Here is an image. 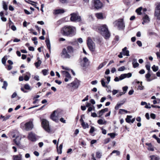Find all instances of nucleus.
<instances>
[{"instance_id":"nucleus-17","label":"nucleus","mask_w":160,"mask_h":160,"mask_svg":"<svg viewBox=\"0 0 160 160\" xmlns=\"http://www.w3.org/2000/svg\"><path fill=\"white\" fill-rule=\"evenodd\" d=\"M143 21L142 22V24H144L146 22H148L149 21V18L148 16L146 14L144 17H143Z\"/></svg>"},{"instance_id":"nucleus-45","label":"nucleus","mask_w":160,"mask_h":160,"mask_svg":"<svg viewBox=\"0 0 160 160\" xmlns=\"http://www.w3.org/2000/svg\"><path fill=\"white\" fill-rule=\"evenodd\" d=\"M96 157L98 158H100L102 156L101 153L99 152H96Z\"/></svg>"},{"instance_id":"nucleus-30","label":"nucleus","mask_w":160,"mask_h":160,"mask_svg":"<svg viewBox=\"0 0 160 160\" xmlns=\"http://www.w3.org/2000/svg\"><path fill=\"white\" fill-rule=\"evenodd\" d=\"M106 62H103L100 64L98 68V69H99L102 67H103L104 65H105L106 64Z\"/></svg>"},{"instance_id":"nucleus-13","label":"nucleus","mask_w":160,"mask_h":160,"mask_svg":"<svg viewBox=\"0 0 160 160\" xmlns=\"http://www.w3.org/2000/svg\"><path fill=\"white\" fill-rule=\"evenodd\" d=\"M65 12V10L63 9H55L53 11V13L54 15L62 14Z\"/></svg>"},{"instance_id":"nucleus-33","label":"nucleus","mask_w":160,"mask_h":160,"mask_svg":"<svg viewBox=\"0 0 160 160\" xmlns=\"http://www.w3.org/2000/svg\"><path fill=\"white\" fill-rule=\"evenodd\" d=\"M3 8L5 10H7L8 9V6L6 2L4 1L3 2Z\"/></svg>"},{"instance_id":"nucleus-23","label":"nucleus","mask_w":160,"mask_h":160,"mask_svg":"<svg viewBox=\"0 0 160 160\" xmlns=\"http://www.w3.org/2000/svg\"><path fill=\"white\" fill-rule=\"evenodd\" d=\"M37 60L38 61L36 62H35L34 63L35 66L37 67L38 68V67H39L41 63V61L39 59V58H37Z\"/></svg>"},{"instance_id":"nucleus-22","label":"nucleus","mask_w":160,"mask_h":160,"mask_svg":"<svg viewBox=\"0 0 160 160\" xmlns=\"http://www.w3.org/2000/svg\"><path fill=\"white\" fill-rule=\"evenodd\" d=\"M146 145L148 146V149L149 151H153L154 149L153 147L152 146L151 143H146Z\"/></svg>"},{"instance_id":"nucleus-53","label":"nucleus","mask_w":160,"mask_h":160,"mask_svg":"<svg viewBox=\"0 0 160 160\" xmlns=\"http://www.w3.org/2000/svg\"><path fill=\"white\" fill-rule=\"evenodd\" d=\"M24 88L25 89L27 90H29L30 89V86L28 84H25L24 85Z\"/></svg>"},{"instance_id":"nucleus-29","label":"nucleus","mask_w":160,"mask_h":160,"mask_svg":"<svg viewBox=\"0 0 160 160\" xmlns=\"http://www.w3.org/2000/svg\"><path fill=\"white\" fill-rule=\"evenodd\" d=\"M81 125H82L83 128L84 129L87 128H88L89 127L88 124L87 123H85L84 122H82L81 123Z\"/></svg>"},{"instance_id":"nucleus-56","label":"nucleus","mask_w":160,"mask_h":160,"mask_svg":"<svg viewBox=\"0 0 160 160\" xmlns=\"http://www.w3.org/2000/svg\"><path fill=\"white\" fill-rule=\"evenodd\" d=\"M110 141V138H108L104 140V144H107Z\"/></svg>"},{"instance_id":"nucleus-1","label":"nucleus","mask_w":160,"mask_h":160,"mask_svg":"<svg viewBox=\"0 0 160 160\" xmlns=\"http://www.w3.org/2000/svg\"><path fill=\"white\" fill-rule=\"evenodd\" d=\"M60 33L63 36L72 37L76 34V28L71 25H65L60 30Z\"/></svg>"},{"instance_id":"nucleus-12","label":"nucleus","mask_w":160,"mask_h":160,"mask_svg":"<svg viewBox=\"0 0 160 160\" xmlns=\"http://www.w3.org/2000/svg\"><path fill=\"white\" fill-rule=\"evenodd\" d=\"M56 111H54L51 114V119L56 122H58L59 121L58 117L56 115Z\"/></svg>"},{"instance_id":"nucleus-50","label":"nucleus","mask_w":160,"mask_h":160,"mask_svg":"<svg viewBox=\"0 0 160 160\" xmlns=\"http://www.w3.org/2000/svg\"><path fill=\"white\" fill-rule=\"evenodd\" d=\"M108 135H109L112 138H113L115 137L116 134L114 133H110L108 134Z\"/></svg>"},{"instance_id":"nucleus-9","label":"nucleus","mask_w":160,"mask_h":160,"mask_svg":"<svg viewBox=\"0 0 160 160\" xmlns=\"http://www.w3.org/2000/svg\"><path fill=\"white\" fill-rule=\"evenodd\" d=\"M154 15L157 17V19L160 20V2L159 3L155 8Z\"/></svg>"},{"instance_id":"nucleus-62","label":"nucleus","mask_w":160,"mask_h":160,"mask_svg":"<svg viewBox=\"0 0 160 160\" xmlns=\"http://www.w3.org/2000/svg\"><path fill=\"white\" fill-rule=\"evenodd\" d=\"M91 116L93 118H95L97 117V114L95 112L92 113Z\"/></svg>"},{"instance_id":"nucleus-51","label":"nucleus","mask_w":160,"mask_h":160,"mask_svg":"<svg viewBox=\"0 0 160 160\" xmlns=\"http://www.w3.org/2000/svg\"><path fill=\"white\" fill-rule=\"evenodd\" d=\"M128 87L127 86H125L122 88V90L123 91V92H125V93L126 92Z\"/></svg>"},{"instance_id":"nucleus-31","label":"nucleus","mask_w":160,"mask_h":160,"mask_svg":"<svg viewBox=\"0 0 160 160\" xmlns=\"http://www.w3.org/2000/svg\"><path fill=\"white\" fill-rule=\"evenodd\" d=\"M132 118V116L128 115L125 119L126 121L128 123L131 122V118Z\"/></svg>"},{"instance_id":"nucleus-20","label":"nucleus","mask_w":160,"mask_h":160,"mask_svg":"<svg viewBox=\"0 0 160 160\" xmlns=\"http://www.w3.org/2000/svg\"><path fill=\"white\" fill-rule=\"evenodd\" d=\"M62 72L63 74H65L66 78L69 79L71 78V77L70 74L68 71H62Z\"/></svg>"},{"instance_id":"nucleus-54","label":"nucleus","mask_w":160,"mask_h":160,"mask_svg":"<svg viewBox=\"0 0 160 160\" xmlns=\"http://www.w3.org/2000/svg\"><path fill=\"white\" fill-rule=\"evenodd\" d=\"M24 12L27 15H29L30 14H32V11H31V12H30L26 9H24Z\"/></svg>"},{"instance_id":"nucleus-41","label":"nucleus","mask_w":160,"mask_h":160,"mask_svg":"<svg viewBox=\"0 0 160 160\" xmlns=\"http://www.w3.org/2000/svg\"><path fill=\"white\" fill-rule=\"evenodd\" d=\"M69 0H59V2L62 4L67 3L69 2Z\"/></svg>"},{"instance_id":"nucleus-39","label":"nucleus","mask_w":160,"mask_h":160,"mask_svg":"<svg viewBox=\"0 0 160 160\" xmlns=\"http://www.w3.org/2000/svg\"><path fill=\"white\" fill-rule=\"evenodd\" d=\"M151 74L150 73V72H148V73L145 75V78L148 80L150 79V78L151 77Z\"/></svg>"},{"instance_id":"nucleus-61","label":"nucleus","mask_w":160,"mask_h":160,"mask_svg":"<svg viewBox=\"0 0 160 160\" xmlns=\"http://www.w3.org/2000/svg\"><path fill=\"white\" fill-rule=\"evenodd\" d=\"M126 74V77L128 78H130L132 76V73H128L127 74Z\"/></svg>"},{"instance_id":"nucleus-36","label":"nucleus","mask_w":160,"mask_h":160,"mask_svg":"<svg viewBox=\"0 0 160 160\" xmlns=\"http://www.w3.org/2000/svg\"><path fill=\"white\" fill-rule=\"evenodd\" d=\"M14 142L16 145L18 146H20L21 143L19 140L17 141L16 139L14 140Z\"/></svg>"},{"instance_id":"nucleus-44","label":"nucleus","mask_w":160,"mask_h":160,"mask_svg":"<svg viewBox=\"0 0 160 160\" xmlns=\"http://www.w3.org/2000/svg\"><path fill=\"white\" fill-rule=\"evenodd\" d=\"M116 153L117 155H118L120 154V152L119 151L114 150H113L112 152L110 154V155H111L113 153Z\"/></svg>"},{"instance_id":"nucleus-24","label":"nucleus","mask_w":160,"mask_h":160,"mask_svg":"<svg viewBox=\"0 0 160 160\" xmlns=\"http://www.w3.org/2000/svg\"><path fill=\"white\" fill-rule=\"evenodd\" d=\"M142 9V7H140L136 9L135 11L138 15H141L142 14L141 11Z\"/></svg>"},{"instance_id":"nucleus-3","label":"nucleus","mask_w":160,"mask_h":160,"mask_svg":"<svg viewBox=\"0 0 160 160\" xmlns=\"http://www.w3.org/2000/svg\"><path fill=\"white\" fill-rule=\"evenodd\" d=\"M74 51L73 48L71 46H68L66 48H63L61 53L62 56H63L64 58H69L70 55L72 54Z\"/></svg>"},{"instance_id":"nucleus-48","label":"nucleus","mask_w":160,"mask_h":160,"mask_svg":"<svg viewBox=\"0 0 160 160\" xmlns=\"http://www.w3.org/2000/svg\"><path fill=\"white\" fill-rule=\"evenodd\" d=\"M145 67L147 69L148 71V72H150V65L149 62L148 64L146 65Z\"/></svg>"},{"instance_id":"nucleus-46","label":"nucleus","mask_w":160,"mask_h":160,"mask_svg":"<svg viewBox=\"0 0 160 160\" xmlns=\"http://www.w3.org/2000/svg\"><path fill=\"white\" fill-rule=\"evenodd\" d=\"M142 82H141L140 85H139L138 86V89H139L140 90H142L143 89L144 87L142 85Z\"/></svg>"},{"instance_id":"nucleus-57","label":"nucleus","mask_w":160,"mask_h":160,"mask_svg":"<svg viewBox=\"0 0 160 160\" xmlns=\"http://www.w3.org/2000/svg\"><path fill=\"white\" fill-rule=\"evenodd\" d=\"M93 110V108L92 107H89L87 111V113H88L89 112H91Z\"/></svg>"},{"instance_id":"nucleus-16","label":"nucleus","mask_w":160,"mask_h":160,"mask_svg":"<svg viewBox=\"0 0 160 160\" xmlns=\"http://www.w3.org/2000/svg\"><path fill=\"white\" fill-rule=\"evenodd\" d=\"M108 108H106L104 109H102L101 110L99 111L98 112V114H99L98 117H101L103 115V113L105 112L108 111Z\"/></svg>"},{"instance_id":"nucleus-40","label":"nucleus","mask_w":160,"mask_h":160,"mask_svg":"<svg viewBox=\"0 0 160 160\" xmlns=\"http://www.w3.org/2000/svg\"><path fill=\"white\" fill-rule=\"evenodd\" d=\"M157 78L156 76L154 74L153 75H152L151 76V78L150 79L148 80L147 81L148 82H150L153 79H156Z\"/></svg>"},{"instance_id":"nucleus-58","label":"nucleus","mask_w":160,"mask_h":160,"mask_svg":"<svg viewBox=\"0 0 160 160\" xmlns=\"http://www.w3.org/2000/svg\"><path fill=\"white\" fill-rule=\"evenodd\" d=\"M136 43L139 47H141L142 46V44L141 41L139 40L137 41Z\"/></svg>"},{"instance_id":"nucleus-60","label":"nucleus","mask_w":160,"mask_h":160,"mask_svg":"<svg viewBox=\"0 0 160 160\" xmlns=\"http://www.w3.org/2000/svg\"><path fill=\"white\" fill-rule=\"evenodd\" d=\"M150 117L152 118L155 119L156 118V115L154 114L151 113L150 114Z\"/></svg>"},{"instance_id":"nucleus-10","label":"nucleus","mask_w":160,"mask_h":160,"mask_svg":"<svg viewBox=\"0 0 160 160\" xmlns=\"http://www.w3.org/2000/svg\"><path fill=\"white\" fill-rule=\"evenodd\" d=\"M28 138V139L32 142H35L39 139V137L31 132L29 134Z\"/></svg>"},{"instance_id":"nucleus-35","label":"nucleus","mask_w":160,"mask_h":160,"mask_svg":"<svg viewBox=\"0 0 160 160\" xmlns=\"http://www.w3.org/2000/svg\"><path fill=\"white\" fill-rule=\"evenodd\" d=\"M89 50L92 52H94L95 50V46L94 45H92L88 47Z\"/></svg>"},{"instance_id":"nucleus-14","label":"nucleus","mask_w":160,"mask_h":160,"mask_svg":"<svg viewBox=\"0 0 160 160\" xmlns=\"http://www.w3.org/2000/svg\"><path fill=\"white\" fill-rule=\"evenodd\" d=\"M127 48L126 47H124L122 49V54L124 56H129V51L127 50Z\"/></svg>"},{"instance_id":"nucleus-25","label":"nucleus","mask_w":160,"mask_h":160,"mask_svg":"<svg viewBox=\"0 0 160 160\" xmlns=\"http://www.w3.org/2000/svg\"><path fill=\"white\" fill-rule=\"evenodd\" d=\"M122 102L120 103H117L116 106H115V109L117 110H118L119 107L121 106L122 105H123L124 103L125 102V101H122Z\"/></svg>"},{"instance_id":"nucleus-2","label":"nucleus","mask_w":160,"mask_h":160,"mask_svg":"<svg viewBox=\"0 0 160 160\" xmlns=\"http://www.w3.org/2000/svg\"><path fill=\"white\" fill-rule=\"evenodd\" d=\"M92 28L98 32L106 39L109 38L110 36V33L106 24H98L94 25L92 26Z\"/></svg>"},{"instance_id":"nucleus-27","label":"nucleus","mask_w":160,"mask_h":160,"mask_svg":"<svg viewBox=\"0 0 160 160\" xmlns=\"http://www.w3.org/2000/svg\"><path fill=\"white\" fill-rule=\"evenodd\" d=\"M93 44L94 43L91 39H88L87 41V45L88 48L90 46H91L93 45Z\"/></svg>"},{"instance_id":"nucleus-28","label":"nucleus","mask_w":160,"mask_h":160,"mask_svg":"<svg viewBox=\"0 0 160 160\" xmlns=\"http://www.w3.org/2000/svg\"><path fill=\"white\" fill-rule=\"evenodd\" d=\"M14 160H21V156L20 155H14L13 156Z\"/></svg>"},{"instance_id":"nucleus-7","label":"nucleus","mask_w":160,"mask_h":160,"mask_svg":"<svg viewBox=\"0 0 160 160\" xmlns=\"http://www.w3.org/2000/svg\"><path fill=\"white\" fill-rule=\"evenodd\" d=\"M41 121V125L43 129L45 130H50L48 121L45 119H42Z\"/></svg>"},{"instance_id":"nucleus-6","label":"nucleus","mask_w":160,"mask_h":160,"mask_svg":"<svg viewBox=\"0 0 160 160\" xmlns=\"http://www.w3.org/2000/svg\"><path fill=\"white\" fill-rule=\"evenodd\" d=\"M117 25L119 29L123 30L124 29L125 25L123 18H120L117 21Z\"/></svg>"},{"instance_id":"nucleus-43","label":"nucleus","mask_w":160,"mask_h":160,"mask_svg":"<svg viewBox=\"0 0 160 160\" xmlns=\"http://www.w3.org/2000/svg\"><path fill=\"white\" fill-rule=\"evenodd\" d=\"M1 117L2 118H3V121H6L10 117V116L8 115L5 117L3 116L2 115H1Z\"/></svg>"},{"instance_id":"nucleus-18","label":"nucleus","mask_w":160,"mask_h":160,"mask_svg":"<svg viewBox=\"0 0 160 160\" xmlns=\"http://www.w3.org/2000/svg\"><path fill=\"white\" fill-rule=\"evenodd\" d=\"M132 64L133 67L134 68H136L138 67L139 64L137 62V60L136 59H133L132 60Z\"/></svg>"},{"instance_id":"nucleus-32","label":"nucleus","mask_w":160,"mask_h":160,"mask_svg":"<svg viewBox=\"0 0 160 160\" xmlns=\"http://www.w3.org/2000/svg\"><path fill=\"white\" fill-rule=\"evenodd\" d=\"M8 86V83L6 81H4L3 82V85L2 87V88L4 89L5 90L6 89L7 87Z\"/></svg>"},{"instance_id":"nucleus-37","label":"nucleus","mask_w":160,"mask_h":160,"mask_svg":"<svg viewBox=\"0 0 160 160\" xmlns=\"http://www.w3.org/2000/svg\"><path fill=\"white\" fill-rule=\"evenodd\" d=\"M6 57V56H4L2 59V63L4 64L5 65L6 60H7V58Z\"/></svg>"},{"instance_id":"nucleus-4","label":"nucleus","mask_w":160,"mask_h":160,"mask_svg":"<svg viewBox=\"0 0 160 160\" xmlns=\"http://www.w3.org/2000/svg\"><path fill=\"white\" fill-rule=\"evenodd\" d=\"M71 17L70 18V21L73 22H78L80 24H84L81 18L79 15L78 12H73L71 13L70 14Z\"/></svg>"},{"instance_id":"nucleus-21","label":"nucleus","mask_w":160,"mask_h":160,"mask_svg":"<svg viewBox=\"0 0 160 160\" xmlns=\"http://www.w3.org/2000/svg\"><path fill=\"white\" fill-rule=\"evenodd\" d=\"M45 42L48 49L49 53H50V42L49 38H46L45 40Z\"/></svg>"},{"instance_id":"nucleus-19","label":"nucleus","mask_w":160,"mask_h":160,"mask_svg":"<svg viewBox=\"0 0 160 160\" xmlns=\"http://www.w3.org/2000/svg\"><path fill=\"white\" fill-rule=\"evenodd\" d=\"M150 160H160L159 157L156 155H152L149 156Z\"/></svg>"},{"instance_id":"nucleus-26","label":"nucleus","mask_w":160,"mask_h":160,"mask_svg":"<svg viewBox=\"0 0 160 160\" xmlns=\"http://www.w3.org/2000/svg\"><path fill=\"white\" fill-rule=\"evenodd\" d=\"M123 2L127 6L129 7L130 5L131 0H123Z\"/></svg>"},{"instance_id":"nucleus-15","label":"nucleus","mask_w":160,"mask_h":160,"mask_svg":"<svg viewBox=\"0 0 160 160\" xmlns=\"http://www.w3.org/2000/svg\"><path fill=\"white\" fill-rule=\"evenodd\" d=\"M95 16L98 19H103L105 18V17H104L102 13L101 12L96 13Z\"/></svg>"},{"instance_id":"nucleus-11","label":"nucleus","mask_w":160,"mask_h":160,"mask_svg":"<svg viewBox=\"0 0 160 160\" xmlns=\"http://www.w3.org/2000/svg\"><path fill=\"white\" fill-rule=\"evenodd\" d=\"M90 63V62L88 59L86 57L83 58V62L81 64V66L83 68L87 67H88Z\"/></svg>"},{"instance_id":"nucleus-49","label":"nucleus","mask_w":160,"mask_h":160,"mask_svg":"<svg viewBox=\"0 0 160 160\" xmlns=\"http://www.w3.org/2000/svg\"><path fill=\"white\" fill-rule=\"evenodd\" d=\"M125 69V68L124 66H123L119 68L118 69V70L119 71H122L124 70Z\"/></svg>"},{"instance_id":"nucleus-38","label":"nucleus","mask_w":160,"mask_h":160,"mask_svg":"<svg viewBox=\"0 0 160 160\" xmlns=\"http://www.w3.org/2000/svg\"><path fill=\"white\" fill-rule=\"evenodd\" d=\"M101 83L102 86L104 87H107V85H106V83L104 82L103 79H102L101 80Z\"/></svg>"},{"instance_id":"nucleus-59","label":"nucleus","mask_w":160,"mask_h":160,"mask_svg":"<svg viewBox=\"0 0 160 160\" xmlns=\"http://www.w3.org/2000/svg\"><path fill=\"white\" fill-rule=\"evenodd\" d=\"M29 77L27 75H26L24 77V79L26 81H28L29 79Z\"/></svg>"},{"instance_id":"nucleus-55","label":"nucleus","mask_w":160,"mask_h":160,"mask_svg":"<svg viewBox=\"0 0 160 160\" xmlns=\"http://www.w3.org/2000/svg\"><path fill=\"white\" fill-rule=\"evenodd\" d=\"M98 123L99 124H104V123L103 122V121L102 119H100L98 120Z\"/></svg>"},{"instance_id":"nucleus-52","label":"nucleus","mask_w":160,"mask_h":160,"mask_svg":"<svg viewBox=\"0 0 160 160\" xmlns=\"http://www.w3.org/2000/svg\"><path fill=\"white\" fill-rule=\"evenodd\" d=\"M121 111L124 112H125L126 113H127L128 112L127 111L123 109H120L119 110V113L120 114H122V112H121Z\"/></svg>"},{"instance_id":"nucleus-34","label":"nucleus","mask_w":160,"mask_h":160,"mask_svg":"<svg viewBox=\"0 0 160 160\" xmlns=\"http://www.w3.org/2000/svg\"><path fill=\"white\" fill-rule=\"evenodd\" d=\"M152 70L154 72H156L158 69V66H156L155 65H153L152 67Z\"/></svg>"},{"instance_id":"nucleus-8","label":"nucleus","mask_w":160,"mask_h":160,"mask_svg":"<svg viewBox=\"0 0 160 160\" xmlns=\"http://www.w3.org/2000/svg\"><path fill=\"white\" fill-rule=\"evenodd\" d=\"M92 2L95 8L97 9L101 8L102 6V3L99 0H93Z\"/></svg>"},{"instance_id":"nucleus-42","label":"nucleus","mask_w":160,"mask_h":160,"mask_svg":"<svg viewBox=\"0 0 160 160\" xmlns=\"http://www.w3.org/2000/svg\"><path fill=\"white\" fill-rule=\"evenodd\" d=\"M48 70L47 69H43L42 71L43 75L44 76L47 75L48 73Z\"/></svg>"},{"instance_id":"nucleus-63","label":"nucleus","mask_w":160,"mask_h":160,"mask_svg":"<svg viewBox=\"0 0 160 160\" xmlns=\"http://www.w3.org/2000/svg\"><path fill=\"white\" fill-rule=\"evenodd\" d=\"M11 29L13 30V31H15L16 30V28L15 27V26L14 25H12L11 27Z\"/></svg>"},{"instance_id":"nucleus-47","label":"nucleus","mask_w":160,"mask_h":160,"mask_svg":"<svg viewBox=\"0 0 160 160\" xmlns=\"http://www.w3.org/2000/svg\"><path fill=\"white\" fill-rule=\"evenodd\" d=\"M126 77V74H122L120 75V80H122Z\"/></svg>"},{"instance_id":"nucleus-64","label":"nucleus","mask_w":160,"mask_h":160,"mask_svg":"<svg viewBox=\"0 0 160 160\" xmlns=\"http://www.w3.org/2000/svg\"><path fill=\"white\" fill-rule=\"evenodd\" d=\"M17 95V94L16 92H14L11 96L12 98H15Z\"/></svg>"},{"instance_id":"nucleus-5","label":"nucleus","mask_w":160,"mask_h":160,"mask_svg":"<svg viewBox=\"0 0 160 160\" xmlns=\"http://www.w3.org/2000/svg\"><path fill=\"white\" fill-rule=\"evenodd\" d=\"M24 125L25 127V128L27 130H31L33 128L34 125L33 121H30L25 123H22L21 124V126Z\"/></svg>"}]
</instances>
